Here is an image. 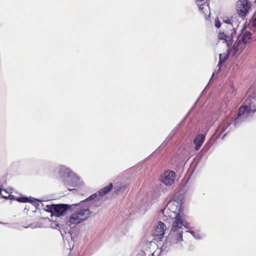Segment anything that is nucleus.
<instances>
[{"label": "nucleus", "mask_w": 256, "mask_h": 256, "mask_svg": "<svg viewBox=\"0 0 256 256\" xmlns=\"http://www.w3.org/2000/svg\"><path fill=\"white\" fill-rule=\"evenodd\" d=\"M167 228L165 224L162 222H158L154 227L153 236L156 240H160L164 236Z\"/></svg>", "instance_id": "0eeeda50"}, {"label": "nucleus", "mask_w": 256, "mask_h": 256, "mask_svg": "<svg viewBox=\"0 0 256 256\" xmlns=\"http://www.w3.org/2000/svg\"><path fill=\"white\" fill-rule=\"evenodd\" d=\"M175 179L176 174L172 170H166L161 176V182L166 186H172Z\"/></svg>", "instance_id": "6e6552de"}, {"label": "nucleus", "mask_w": 256, "mask_h": 256, "mask_svg": "<svg viewBox=\"0 0 256 256\" xmlns=\"http://www.w3.org/2000/svg\"><path fill=\"white\" fill-rule=\"evenodd\" d=\"M96 196H97V194H93L92 196H90L86 200V201H88V200H94V198H96Z\"/></svg>", "instance_id": "aec40b11"}, {"label": "nucleus", "mask_w": 256, "mask_h": 256, "mask_svg": "<svg viewBox=\"0 0 256 256\" xmlns=\"http://www.w3.org/2000/svg\"><path fill=\"white\" fill-rule=\"evenodd\" d=\"M58 174L64 182L66 184V178H70L74 174V172L64 165H60L58 168Z\"/></svg>", "instance_id": "9d476101"}, {"label": "nucleus", "mask_w": 256, "mask_h": 256, "mask_svg": "<svg viewBox=\"0 0 256 256\" xmlns=\"http://www.w3.org/2000/svg\"><path fill=\"white\" fill-rule=\"evenodd\" d=\"M252 25L254 26H256V15L254 16L253 20H252Z\"/></svg>", "instance_id": "412c9836"}, {"label": "nucleus", "mask_w": 256, "mask_h": 256, "mask_svg": "<svg viewBox=\"0 0 256 256\" xmlns=\"http://www.w3.org/2000/svg\"><path fill=\"white\" fill-rule=\"evenodd\" d=\"M229 126V124H224L223 125H221L220 126V128L221 129V130L222 132H224L225 131H226V129Z\"/></svg>", "instance_id": "6ab92c4d"}, {"label": "nucleus", "mask_w": 256, "mask_h": 256, "mask_svg": "<svg viewBox=\"0 0 256 256\" xmlns=\"http://www.w3.org/2000/svg\"><path fill=\"white\" fill-rule=\"evenodd\" d=\"M233 22V20L228 17L223 18L222 22L218 19L215 20L216 27L220 28L222 26V30H220L218 34V42L224 44L228 48L234 42V36L236 35Z\"/></svg>", "instance_id": "f03ea898"}, {"label": "nucleus", "mask_w": 256, "mask_h": 256, "mask_svg": "<svg viewBox=\"0 0 256 256\" xmlns=\"http://www.w3.org/2000/svg\"><path fill=\"white\" fill-rule=\"evenodd\" d=\"M228 52L220 54V62H223L227 58Z\"/></svg>", "instance_id": "a211bd4d"}, {"label": "nucleus", "mask_w": 256, "mask_h": 256, "mask_svg": "<svg viewBox=\"0 0 256 256\" xmlns=\"http://www.w3.org/2000/svg\"><path fill=\"white\" fill-rule=\"evenodd\" d=\"M70 178L72 181V184L76 188H80L84 186V182L81 178L74 172Z\"/></svg>", "instance_id": "9b49d317"}, {"label": "nucleus", "mask_w": 256, "mask_h": 256, "mask_svg": "<svg viewBox=\"0 0 256 256\" xmlns=\"http://www.w3.org/2000/svg\"><path fill=\"white\" fill-rule=\"evenodd\" d=\"M188 232H190L192 236L197 240L202 239L203 238V235L199 232H196L194 230H189Z\"/></svg>", "instance_id": "dca6fc26"}, {"label": "nucleus", "mask_w": 256, "mask_h": 256, "mask_svg": "<svg viewBox=\"0 0 256 256\" xmlns=\"http://www.w3.org/2000/svg\"><path fill=\"white\" fill-rule=\"evenodd\" d=\"M90 214L88 208L84 207L78 208L68 218L67 222L70 225L80 224L89 218Z\"/></svg>", "instance_id": "7ed1b4c3"}, {"label": "nucleus", "mask_w": 256, "mask_h": 256, "mask_svg": "<svg viewBox=\"0 0 256 256\" xmlns=\"http://www.w3.org/2000/svg\"><path fill=\"white\" fill-rule=\"evenodd\" d=\"M152 255L153 256L154 255V252H152Z\"/></svg>", "instance_id": "4be33fe9"}, {"label": "nucleus", "mask_w": 256, "mask_h": 256, "mask_svg": "<svg viewBox=\"0 0 256 256\" xmlns=\"http://www.w3.org/2000/svg\"><path fill=\"white\" fill-rule=\"evenodd\" d=\"M12 188L2 189L0 188V193L4 198H10V200H14L18 202H29L32 204L35 202H40V200L34 198H26L22 196H15L12 195Z\"/></svg>", "instance_id": "39448f33"}, {"label": "nucleus", "mask_w": 256, "mask_h": 256, "mask_svg": "<svg viewBox=\"0 0 256 256\" xmlns=\"http://www.w3.org/2000/svg\"><path fill=\"white\" fill-rule=\"evenodd\" d=\"M126 186L125 185H120L118 187L114 188V193L116 194H118L120 192H122L126 189Z\"/></svg>", "instance_id": "f3484780"}, {"label": "nucleus", "mask_w": 256, "mask_h": 256, "mask_svg": "<svg viewBox=\"0 0 256 256\" xmlns=\"http://www.w3.org/2000/svg\"><path fill=\"white\" fill-rule=\"evenodd\" d=\"M250 8V2L248 0H238L236 4L238 14L242 17L245 16Z\"/></svg>", "instance_id": "423d86ee"}, {"label": "nucleus", "mask_w": 256, "mask_h": 256, "mask_svg": "<svg viewBox=\"0 0 256 256\" xmlns=\"http://www.w3.org/2000/svg\"><path fill=\"white\" fill-rule=\"evenodd\" d=\"M54 204H42V209L44 210L50 212L52 214H53L54 212Z\"/></svg>", "instance_id": "2eb2a0df"}, {"label": "nucleus", "mask_w": 256, "mask_h": 256, "mask_svg": "<svg viewBox=\"0 0 256 256\" xmlns=\"http://www.w3.org/2000/svg\"><path fill=\"white\" fill-rule=\"evenodd\" d=\"M204 140V134H200L194 139V142L196 145V150H198L202 145Z\"/></svg>", "instance_id": "ddd939ff"}, {"label": "nucleus", "mask_w": 256, "mask_h": 256, "mask_svg": "<svg viewBox=\"0 0 256 256\" xmlns=\"http://www.w3.org/2000/svg\"><path fill=\"white\" fill-rule=\"evenodd\" d=\"M251 34L250 32L243 31L237 38L234 43L230 46L229 48H227L226 51L232 52L234 54L238 50L241 49L250 40Z\"/></svg>", "instance_id": "20e7f679"}, {"label": "nucleus", "mask_w": 256, "mask_h": 256, "mask_svg": "<svg viewBox=\"0 0 256 256\" xmlns=\"http://www.w3.org/2000/svg\"><path fill=\"white\" fill-rule=\"evenodd\" d=\"M250 110V106L248 105H244L240 107L237 116L234 120V124L238 122L240 120L247 118Z\"/></svg>", "instance_id": "1a4fd4ad"}, {"label": "nucleus", "mask_w": 256, "mask_h": 256, "mask_svg": "<svg viewBox=\"0 0 256 256\" xmlns=\"http://www.w3.org/2000/svg\"><path fill=\"white\" fill-rule=\"evenodd\" d=\"M113 186L112 183H110L108 185L104 186L98 192V195L104 196L108 193L112 188Z\"/></svg>", "instance_id": "4468645a"}, {"label": "nucleus", "mask_w": 256, "mask_h": 256, "mask_svg": "<svg viewBox=\"0 0 256 256\" xmlns=\"http://www.w3.org/2000/svg\"><path fill=\"white\" fill-rule=\"evenodd\" d=\"M181 202L175 200L169 202L161 212L166 218L172 220V228L169 234V238L173 244L182 240L183 228L184 226V216L180 214Z\"/></svg>", "instance_id": "f257e3e1"}, {"label": "nucleus", "mask_w": 256, "mask_h": 256, "mask_svg": "<svg viewBox=\"0 0 256 256\" xmlns=\"http://www.w3.org/2000/svg\"><path fill=\"white\" fill-rule=\"evenodd\" d=\"M68 205L64 204H54L53 214H55L56 216L63 214L68 209Z\"/></svg>", "instance_id": "f8f14e48"}]
</instances>
